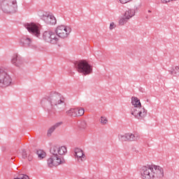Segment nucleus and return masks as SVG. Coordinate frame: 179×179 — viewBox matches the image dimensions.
I'll return each mask as SVG.
<instances>
[{
  "mask_svg": "<svg viewBox=\"0 0 179 179\" xmlns=\"http://www.w3.org/2000/svg\"><path fill=\"white\" fill-rule=\"evenodd\" d=\"M153 171V166L150 165H147V166H143L140 169V173L141 175V178L142 179H150L152 178V176L153 175L152 173Z\"/></svg>",
  "mask_w": 179,
  "mask_h": 179,
  "instance_id": "9b49d317",
  "label": "nucleus"
},
{
  "mask_svg": "<svg viewBox=\"0 0 179 179\" xmlns=\"http://www.w3.org/2000/svg\"><path fill=\"white\" fill-rule=\"evenodd\" d=\"M12 85V77L8 73L6 69L0 67V87L5 89Z\"/></svg>",
  "mask_w": 179,
  "mask_h": 179,
  "instance_id": "39448f33",
  "label": "nucleus"
},
{
  "mask_svg": "<svg viewBox=\"0 0 179 179\" xmlns=\"http://www.w3.org/2000/svg\"><path fill=\"white\" fill-rule=\"evenodd\" d=\"M131 114L137 120H143L148 115V110L142 106L132 107Z\"/></svg>",
  "mask_w": 179,
  "mask_h": 179,
  "instance_id": "423d86ee",
  "label": "nucleus"
},
{
  "mask_svg": "<svg viewBox=\"0 0 179 179\" xmlns=\"http://www.w3.org/2000/svg\"><path fill=\"white\" fill-rule=\"evenodd\" d=\"M62 125V122H59L57 123H55L53 126H52L48 130L47 133V136L50 137L52 135V133L54 131L57 129V128H59Z\"/></svg>",
  "mask_w": 179,
  "mask_h": 179,
  "instance_id": "2eb2a0df",
  "label": "nucleus"
},
{
  "mask_svg": "<svg viewBox=\"0 0 179 179\" xmlns=\"http://www.w3.org/2000/svg\"><path fill=\"white\" fill-rule=\"evenodd\" d=\"M138 139H139V136L138 135H135L132 133H127V141L128 142L138 141Z\"/></svg>",
  "mask_w": 179,
  "mask_h": 179,
  "instance_id": "6ab92c4d",
  "label": "nucleus"
},
{
  "mask_svg": "<svg viewBox=\"0 0 179 179\" xmlns=\"http://www.w3.org/2000/svg\"><path fill=\"white\" fill-rule=\"evenodd\" d=\"M79 160H80V159L78 158V161H79ZM79 162H80V161H79Z\"/></svg>",
  "mask_w": 179,
  "mask_h": 179,
  "instance_id": "f704fd0d",
  "label": "nucleus"
},
{
  "mask_svg": "<svg viewBox=\"0 0 179 179\" xmlns=\"http://www.w3.org/2000/svg\"><path fill=\"white\" fill-rule=\"evenodd\" d=\"M41 19L45 22L47 24H56L57 18L54 15H50L47 13L41 15Z\"/></svg>",
  "mask_w": 179,
  "mask_h": 179,
  "instance_id": "ddd939ff",
  "label": "nucleus"
},
{
  "mask_svg": "<svg viewBox=\"0 0 179 179\" xmlns=\"http://www.w3.org/2000/svg\"><path fill=\"white\" fill-rule=\"evenodd\" d=\"M135 9H138V7H135Z\"/></svg>",
  "mask_w": 179,
  "mask_h": 179,
  "instance_id": "72a5a7b5",
  "label": "nucleus"
},
{
  "mask_svg": "<svg viewBox=\"0 0 179 179\" xmlns=\"http://www.w3.org/2000/svg\"><path fill=\"white\" fill-rule=\"evenodd\" d=\"M0 10L7 15L16 13L17 12V1L16 0H0Z\"/></svg>",
  "mask_w": 179,
  "mask_h": 179,
  "instance_id": "7ed1b4c3",
  "label": "nucleus"
},
{
  "mask_svg": "<svg viewBox=\"0 0 179 179\" xmlns=\"http://www.w3.org/2000/svg\"><path fill=\"white\" fill-rule=\"evenodd\" d=\"M75 155L77 157V159H79L80 162H83L85 160V154L83 153V150L81 149L76 148Z\"/></svg>",
  "mask_w": 179,
  "mask_h": 179,
  "instance_id": "dca6fc26",
  "label": "nucleus"
},
{
  "mask_svg": "<svg viewBox=\"0 0 179 179\" xmlns=\"http://www.w3.org/2000/svg\"><path fill=\"white\" fill-rule=\"evenodd\" d=\"M77 111V117H82L85 114V108H76Z\"/></svg>",
  "mask_w": 179,
  "mask_h": 179,
  "instance_id": "b1692460",
  "label": "nucleus"
},
{
  "mask_svg": "<svg viewBox=\"0 0 179 179\" xmlns=\"http://www.w3.org/2000/svg\"><path fill=\"white\" fill-rule=\"evenodd\" d=\"M120 3H127V2L131 1V0H119Z\"/></svg>",
  "mask_w": 179,
  "mask_h": 179,
  "instance_id": "7c9ffc66",
  "label": "nucleus"
},
{
  "mask_svg": "<svg viewBox=\"0 0 179 179\" xmlns=\"http://www.w3.org/2000/svg\"><path fill=\"white\" fill-rule=\"evenodd\" d=\"M24 27L25 29H27V30H28L29 33H31V34H33L36 37L40 36V24H36L34 22H30L24 24Z\"/></svg>",
  "mask_w": 179,
  "mask_h": 179,
  "instance_id": "1a4fd4ad",
  "label": "nucleus"
},
{
  "mask_svg": "<svg viewBox=\"0 0 179 179\" xmlns=\"http://www.w3.org/2000/svg\"><path fill=\"white\" fill-rule=\"evenodd\" d=\"M100 122H101V124L106 125V124H107V122H108V120H107V117H104L101 116Z\"/></svg>",
  "mask_w": 179,
  "mask_h": 179,
  "instance_id": "bb28decb",
  "label": "nucleus"
},
{
  "mask_svg": "<svg viewBox=\"0 0 179 179\" xmlns=\"http://www.w3.org/2000/svg\"><path fill=\"white\" fill-rule=\"evenodd\" d=\"M20 44L24 48H31L32 50L37 48V46L33 45V38L28 35H24L20 38Z\"/></svg>",
  "mask_w": 179,
  "mask_h": 179,
  "instance_id": "6e6552de",
  "label": "nucleus"
},
{
  "mask_svg": "<svg viewBox=\"0 0 179 179\" xmlns=\"http://www.w3.org/2000/svg\"><path fill=\"white\" fill-rule=\"evenodd\" d=\"M43 40L46 41V43H50V44H57L59 41L58 37L55 34V32L52 31H45L43 32Z\"/></svg>",
  "mask_w": 179,
  "mask_h": 179,
  "instance_id": "9d476101",
  "label": "nucleus"
},
{
  "mask_svg": "<svg viewBox=\"0 0 179 179\" xmlns=\"http://www.w3.org/2000/svg\"><path fill=\"white\" fill-rule=\"evenodd\" d=\"M78 127L80 129H86V127H87V124L86 123L85 121L80 122L78 123Z\"/></svg>",
  "mask_w": 179,
  "mask_h": 179,
  "instance_id": "393cba45",
  "label": "nucleus"
},
{
  "mask_svg": "<svg viewBox=\"0 0 179 179\" xmlns=\"http://www.w3.org/2000/svg\"><path fill=\"white\" fill-rule=\"evenodd\" d=\"M71 31L72 29L65 25H59L55 29L56 35L60 38H66L71 34Z\"/></svg>",
  "mask_w": 179,
  "mask_h": 179,
  "instance_id": "0eeeda50",
  "label": "nucleus"
},
{
  "mask_svg": "<svg viewBox=\"0 0 179 179\" xmlns=\"http://www.w3.org/2000/svg\"><path fill=\"white\" fill-rule=\"evenodd\" d=\"M15 157H11V160H14Z\"/></svg>",
  "mask_w": 179,
  "mask_h": 179,
  "instance_id": "473e14b6",
  "label": "nucleus"
},
{
  "mask_svg": "<svg viewBox=\"0 0 179 179\" xmlns=\"http://www.w3.org/2000/svg\"><path fill=\"white\" fill-rule=\"evenodd\" d=\"M152 178H163L164 177V171L163 168L159 166L154 165Z\"/></svg>",
  "mask_w": 179,
  "mask_h": 179,
  "instance_id": "4468645a",
  "label": "nucleus"
},
{
  "mask_svg": "<svg viewBox=\"0 0 179 179\" xmlns=\"http://www.w3.org/2000/svg\"><path fill=\"white\" fill-rule=\"evenodd\" d=\"M66 114L69 117H78V110H76V108H71L66 111Z\"/></svg>",
  "mask_w": 179,
  "mask_h": 179,
  "instance_id": "412c9836",
  "label": "nucleus"
},
{
  "mask_svg": "<svg viewBox=\"0 0 179 179\" xmlns=\"http://www.w3.org/2000/svg\"><path fill=\"white\" fill-rule=\"evenodd\" d=\"M22 159H27L29 154H27V152H26V150H22Z\"/></svg>",
  "mask_w": 179,
  "mask_h": 179,
  "instance_id": "cd10ccee",
  "label": "nucleus"
},
{
  "mask_svg": "<svg viewBox=\"0 0 179 179\" xmlns=\"http://www.w3.org/2000/svg\"><path fill=\"white\" fill-rule=\"evenodd\" d=\"M148 13H152V10H148Z\"/></svg>",
  "mask_w": 179,
  "mask_h": 179,
  "instance_id": "2f4dec72",
  "label": "nucleus"
},
{
  "mask_svg": "<svg viewBox=\"0 0 179 179\" xmlns=\"http://www.w3.org/2000/svg\"><path fill=\"white\" fill-rule=\"evenodd\" d=\"M75 68L80 73L83 75H90L93 72L92 65L85 60L75 61L73 62Z\"/></svg>",
  "mask_w": 179,
  "mask_h": 179,
  "instance_id": "20e7f679",
  "label": "nucleus"
},
{
  "mask_svg": "<svg viewBox=\"0 0 179 179\" xmlns=\"http://www.w3.org/2000/svg\"><path fill=\"white\" fill-rule=\"evenodd\" d=\"M36 155H38V157L39 160H43V159H45V156H47V154L45 153V152L41 150H37Z\"/></svg>",
  "mask_w": 179,
  "mask_h": 179,
  "instance_id": "4be33fe9",
  "label": "nucleus"
},
{
  "mask_svg": "<svg viewBox=\"0 0 179 179\" xmlns=\"http://www.w3.org/2000/svg\"><path fill=\"white\" fill-rule=\"evenodd\" d=\"M128 18H126L125 17L120 18L119 20V25L124 26V24H125V23L128 22Z\"/></svg>",
  "mask_w": 179,
  "mask_h": 179,
  "instance_id": "a878e982",
  "label": "nucleus"
},
{
  "mask_svg": "<svg viewBox=\"0 0 179 179\" xmlns=\"http://www.w3.org/2000/svg\"><path fill=\"white\" fill-rule=\"evenodd\" d=\"M41 104L49 115H54L57 111H64L66 106L65 97L61 93L52 91L41 100Z\"/></svg>",
  "mask_w": 179,
  "mask_h": 179,
  "instance_id": "f257e3e1",
  "label": "nucleus"
},
{
  "mask_svg": "<svg viewBox=\"0 0 179 179\" xmlns=\"http://www.w3.org/2000/svg\"><path fill=\"white\" fill-rule=\"evenodd\" d=\"M50 152L52 155L47 160V164L50 169H52V167L65 163V159L61 156L66 153V147H58L57 145H54L50 148Z\"/></svg>",
  "mask_w": 179,
  "mask_h": 179,
  "instance_id": "f03ea898",
  "label": "nucleus"
},
{
  "mask_svg": "<svg viewBox=\"0 0 179 179\" xmlns=\"http://www.w3.org/2000/svg\"><path fill=\"white\" fill-rule=\"evenodd\" d=\"M118 138H119V141H120V142H127V141H128V134H124L123 135H119Z\"/></svg>",
  "mask_w": 179,
  "mask_h": 179,
  "instance_id": "5701e85b",
  "label": "nucleus"
},
{
  "mask_svg": "<svg viewBox=\"0 0 179 179\" xmlns=\"http://www.w3.org/2000/svg\"><path fill=\"white\" fill-rule=\"evenodd\" d=\"M131 104L134 107H142V103H141V100L136 96L131 97Z\"/></svg>",
  "mask_w": 179,
  "mask_h": 179,
  "instance_id": "a211bd4d",
  "label": "nucleus"
},
{
  "mask_svg": "<svg viewBox=\"0 0 179 179\" xmlns=\"http://www.w3.org/2000/svg\"><path fill=\"white\" fill-rule=\"evenodd\" d=\"M169 72L173 76H179V66H175L171 70H169Z\"/></svg>",
  "mask_w": 179,
  "mask_h": 179,
  "instance_id": "aec40b11",
  "label": "nucleus"
},
{
  "mask_svg": "<svg viewBox=\"0 0 179 179\" xmlns=\"http://www.w3.org/2000/svg\"><path fill=\"white\" fill-rule=\"evenodd\" d=\"M27 158L29 162H31V160H33V155L31 154H29Z\"/></svg>",
  "mask_w": 179,
  "mask_h": 179,
  "instance_id": "c756f323",
  "label": "nucleus"
},
{
  "mask_svg": "<svg viewBox=\"0 0 179 179\" xmlns=\"http://www.w3.org/2000/svg\"><path fill=\"white\" fill-rule=\"evenodd\" d=\"M11 64L17 68H20V66L24 64V60L20 55L14 54L11 57Z\"/></svg>",
  "mask_w": 179,
  "mask_h": 179,
  "instance_id": "f8f14e48",
  "label": "nucleus"
},
{
  "mask_svg": "<svg viewBox=\"0 0 179 179\" xmlns=\"http://www.w3.org/2000/svg\"><path fill=\"white\" fill-rule=\"evenodd\" d=\"M135 9H128L125 11L124 14V17L126 18H128V20L131 19V17H134V15H135Z\"/></svg>",
  "mask_w": 179,
  "mask_h": 179,
  "instance_id": "f3484780",
  "label": "nucleus"
},
{
  "mask_svg": "<svg viewBox=\"0 0 179 179\" xmlns=\"http://www.w3.org/2000/svg\"><path fill=\"white\" fill-rule=\"evenodd\" d=\"M115 27H116V25L115 24H114V22H111L110 24V27H109L110 30H113V29H115Z\"/></svg>",
  "mask_w": 179,
  "mask_h": 179,
  "instance_id": "c85d7f7f",
  "label": "nucleus"
}]
</instances>
